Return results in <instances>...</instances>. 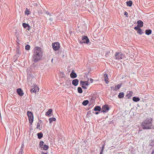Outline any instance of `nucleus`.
<instances>
[{
	"instance_id": "1",
	"label": "nucleus",
	"mask_w": 154,
	"mask_h": 154,
	"mask_svg": "<svg viewBox=\"0 0 154 154\" xmlns=\"http://www.w3.org/2000/svg\"><path fill=\"white\" fill-rule=\"evenodd\" d=\"M42 49L39 47H36L34 49L33 60L34 62H37L39 60L42 56Z\"/></svg>"
},
{
	"instance_id": "2",
	"label": "nucleus",
	"mask_w": 154,
	"mask_h": 154,
	"mask_svg": "<svg viewBox=\"0 0 154 154\" xmlns=\"http://www.w3.org/2000/svg\"><path fill=\"white\" fill-rule=\"evenodd\" d=\"M141 125L143 129H151L153 126L152 119L147 118L143 122Z\"/></svg>"
},
{
	"instance_id": "3",
	"label": "nucleus",
	"mask_w": 154,
	"mask_h": 154,
	"mask_svg": "<svg viewBox=\"0 0 154 154\" xmlns=\"http://www.w3.org/2000/svg\"><path fill=\"white\" fill-rule=\"evenodd\" d=\"M125 56L124 55L119 51L116 53L115 54V59L117 60L122 59Z\"/></svg>"
},
{
	"instance_id": "4",
	"label": "nucleus",
	"mask_w": 154,
	"mask_h": 154,
	"mask_svg": "<svg viewBox=\"0 0 154 154\" xmlns=\"http://www.w3.org/2000/svg\"><path fill=\"white\" fill-rule=\"evenodd\" d=\"M27 115L29 118V123L30 124H32L33 121V116L32 113L28 111L27 112Z\"/></svg>"
},
{
	"instance_id": "5",
	"label": "nucleus",
	"mask_w": 154,
	"mask_h": 154,
	"mask_svg": "<svg viewBox=\"0 0 154 154\" xmlns=\"http://www.w3.org/2000/svg\"><path fill=\"white\" fill-rule=\"evenodd\" d=\"M53 49L55 51H57L60 48V44L58 42H54L52 43Z\"/></svg>"
},
{
	"instance_id": "6",
	"label": "nucleus",
	"mask_w": 154,
	"mask_h": 154,
	"mask_svg": "<svg viewBox=\"0 0 154 154\" xmlns=\"http://www.w3.org/2000/svg\"><path fill=\"white\" fill-rule=\"evenodd\" d=\"M81 43L87 44L89 42V39L87 36L84 35L82 37V40L80 42Z\"/></svg>"
},
{
	"instance_id": "7",
	"label": "nucleus",
	"mask_w": 154,
	"mask_h": 154,
	"mask_svg": "<svg viewBox=\"0 0 154 154\" xmlns=\"http://www.w3.org/2000/svg\"><path fill=\"white\" fill-rule=\"evenodd\" d=\"M109 108L108 105H105L103 106L101 109V112H107L109 110Z\"/></svg>"
},
{
	"instance_id": "8",
	"label": "nucleus",
	"mask_w": 154,
	"mask_h": 154,
	"mask_svg": "<svg viewBox=\"0 0 154 154\" xmlns=\"http://www.w3.org/2000/svg\"><path fill=\"white\" fill-rule=\"evenodd\" d=\"M17 92L18 94L20 96H22L24 94L23 91L20 88H19L17 89Z\"/></svg>"
},
{
	"instance_id": "9",
	"label": "nucleus",
	"mask_w": 154,
	"mask_h": 154,
	"mask_svg": "<svg viewBox=\"0 0 154 154\" xmlns=\"http://www.w3.org/2000/svg\"><path fill=\"white\" fill-rule=\"evenodd\" d=\"M70 76L71 78L72 79L75 78L77 77V75L76 73L74 72V70H73L70 74Z\"/></svg>"
},
{
	"instance_id": "10",
	"label": "nucleus",
	"mask_w": 154,
	"mask_h": 154,
	"mask_svg": "<svg viewBox=\"0 0 154 154\" xmlns=\"http://www.w3.org/2000/svg\"><path fill=\"white\" fill-rule=\"evenodd\" d=\"M79 82V80L77 79H74L72 81V84L75 86H76L78 84Z\"/></svg>"
},
{
	"instance_id": "11",
	"label": "nucleus",
	"mask_w": 154,
	"mask_h": 154,
	"mask_svg": "<svg viewBox=\"0 0 154 154\" xmlns=\"http://www.w3.org/2000/svg\"><path fill=\"white\" fill-rule=\"evenodd\" d=\"M52 112V110L51 109H49L46 113L45 115L48 117H50L51 116V114Z\"/></svg>"
},
{
	"instance_id": "12",
	"label": "nucleus",
	"mask_w": 154,
	"mask_h": 154,
	"mask_svg": "<svg viewBox=\"0 0 154 154\" xmlns=\"http://www.w3.org/2000/svg\"><path fill=\"white\" fill-rule=\"evenodd\" d=\"M133 94V92L132 91H130L127 92V94L126 96L128 99H129L131 97Z\"/></svg>"
},
{
	"instance_id": "13",
	"label": "nucleus",
	"mask_w": 154,
	"mask_h": 154,
	"mask_svg": "<svg viewBox=\"0 0 154 154\" xmlns=\"http://www.w3.org/2000/svg\"><path fill=\"white\" fill-rule=\"evenodd\" d=\"M137 23L138 24L137 26H138L139 27H142L143 26V23L140 20L138 21H137Z\"/></svg>"
},
{
	"instance_id": "14",
	"label": "nucleus",
	"mask_w": 154,
	"mask_h": 154,
	"mask_svg": "<svg viewBox=\"0 0 154 154\" xmlns=\"http://www.w3.org/2000/svg\"><path fill=\"white\" fill-rule=\"evenodd\" d=\"M104 81L106 84H108L109 82L108 81V78L107 76V75L106 74H104Z\"/></svg>"
},
{
	"instance_id": "15",
	"label": "nucleus",
	"mask_w": 154,
	"mask_h": 154,
	"mask_svg": "<svg viewBox=\"0 0 154 154\" xmlns=\"http://www.w3.org/2000/svg\"><path fill=\"white\" fill-rule=\"evenodd\" d=\"M101 108L100 106H96L94 108V110L95 111H100L101 110Z\"/></svg>"
},
{
	"instance_id": "16",
	"label": "nucleus",
	"mask_w": 154,
	"mask_h": 154,
	"mask_svg": "<svg viewBox=\"0 0 154 154\" xmlns=\"http://www.w3.org/2000/svg\"><path fill=\"white\" fill-rule=\"evenodd\" d=\"M122 84V83H120V84H119L117 85L116 86L114 90L117 91L118 89H119L120 88V87H121Z\"/></svg>"
},
{
	"instance_id": "17",
	"label": "nucleus",
	"mask_w": 154,
	"mask_h": 154,
	"mask_svg": "<svg viewBox=\"0 0 154 154\" xmlns=\"http://www.w3.org/2000/svg\"><path fill=\"white\" fill-rule=\"evenodd\" d=\"M21 52L20 50L19 49V48H17V51H16V55L19 56V55L21 54Z\"/></svg>"
},
{
	"instance_id": "18",
	"label": "nucleus",
	"mask_w": 154,
	"mask_h": 154,
	"mask_svg": "<svg viewBox=\"0 0 154 154\" xmlns=\"http://www.w3.org/2000/svg\"><path fill=\"white\" fill-rule=\"evenodd\" d=\"M52 16V17H50L49 19V20L51 21H52L54 20H57V19L55 18V17H56L55 15H52V16Z\"/></svg>"
},
{
	"instance_id": "19",
	"label": "nucleus",
	"mask_w": 154,
	"mask_h": 154,
	"mask_svg": "<svg viewBox=\"0 0 154 154\" xmlns=\"http://www.w3.org/2000/svg\"><path fill=\"white\" fill-rule=\"evenodd\" d=\"M124 94L123 92H120L119 93L118 95V97L119 98H122L124 97Z\"/></svg>"
},
{
	"instance_id": "20",
	"label": "nucleus",
	"mask_w": 154,
	"mask_h": 154,
	"mask_svg": "<svg viewBox=\"0 0 154 154\" xmlns=\"http://www.w3.org/2000/svg\"><path fill=\"white\" fill-rule=\"evenodd\" d=\"M37 135L38 136V138L39 139H41L43 136V134L41 132L38 133L37 134Z\"/></svg>"
},
{
	"instance_id": "21",
	"label": "nucleus",
	"mask_w": 154,
	"mask_h": 154,
	"mask_svg": "<svg viewBox=\"0 0 154 154\" xmlns=\"http://www.w3.org/2000/svg\"><path fill=\"white\" fill-rule=\"evenodd\" d=\"M23 27L24 28H26L27 27H28L29 28H30V27L29 25L28 24L23 23L22 24Z\"/></svg>"
},
{
	"instance_id": "22",
	"label": "nucleus",
	"mask_w": 154,
	"mask_h": 154,
	"mask_svg": "<svg viewBox=\"0 0 154 154\" xmlns=\"http://www.w3.org/2000/svg\"><path fill=\"white\" fill-rule=\"evenodd\" d=\"M42 148H43V150H47L48 149L49 146L47 145L44 144V146H42Z\"/></svg>"
},
{
	"instance_id": "23",
	"label": "nucleus",
	"mask_w": 154,
	"mask_h": 154,
	"mask_svg": "<svg viewBox=\"0 0 154 154\" xmlns=\"http://www.w3.org/2000/svg\"><path fill=\"white\" fill-rule=\"evenodd\" d=\"M152 31L150 29H147L145 31V33L147 35H149L151 33Z\"/></svg>"
},
{
	"instance_id": "24",
	"label": "nucleus",
	"mask_w": 154,
	"mask_h": 154,
	"mask_svg": "<svg viewBox=\"0 0 154 154\" xmlns=\"http://www.w3.org/2000/svg\"><path fill=\"white\" fill-rule=\"evenodd\" d=\"M140 100V99L139 97H134L133 98V100L136 102L139 101Z\"/></svg>"
},
{
	"instance_id": "25",
	"label": "nucleus",
	"mask_w": 154,
	"mask_h": 154,
	"mask_svg": "<svg viewBox=\"0 0 154 154\" xmlns=\"http://www.w3.org/2000/svg\"><path fill=\"white\" fill-rule=\"evenodd\" d=\"M89 103V101L88 100H84L82 103V104L84 106H85L88 104Z\"/></svg>"
},
{
	"instance_id": "26",
	"label": "nucleus",
	"mask_w": 154,
	"mask_h": 154,
	"mask_svg": "<svg viewBox=\"0 0 154 154\" xmlns=\"http://www.w3.org/2000/svg\"><path fill=\"white\" fill-rule=\"evenodd\" d=\"M127 5V6L131 7L132 5V2L131 1H129L127 2H126Z\"/></svg>"
},
{
	"instance_id": "27",
	"label": "nucleus",
	"mask_w": 154,
	"mask_h": 154,
	"mask_svg": "<svg viewBox=\"0 0 154 154\" xmlns=\"http://www.w3.org/2000/svg\"><path fill=\"white\" fill-rule=\"evenodd\" d=\"M49 120L50 123H51L53 121H55L56 120V119L55 118L52 117V118H50L49 119Z\"/></svg>"
},
{
	"instance_id": "28",
	"label": "nucleus",
	"mask_w": 154,
	"mask_h": 154,
	"mask_svg": "<svg viewBox=\"0 0 154 154\" xmlns=\"http://www.w3.org/2000/svg\"><path fill=\"white\" fill-rule=\"evenodd\" d=\"M44 143L42 141H40L39 144L40 147L42 148V146H44Z\"/></svg>"
},
{
	"instance_id": "29",
	"label": "nucleus",
	"mask_w": 154,
	"mask_h": 154,
	"mask_svg": "<svg viewBox=\"0 0 154 154\" xmlns=\"http://www.w3.org/2000/svg\"><path fill=\"white\" fill-rule=\"evenodd\" d=\"M78 91L79 93H82V90L81 87H79L78 88Z\"/></svg>"
},
{
	"instance_id": "30",
	"label": "nucleus",
	"mask_w": 154,
	"mask_h": 154,
	"mask_svg": "<svg viewBox=\"0 0 154 154\" xmlns=\"http://www.w3.org/2000/svg\"><path fill=\"white\" fill-rule=\"evenodd\" d=\"M30 48V46L27 45L25 46V49L27 50H29Z\"/></svg>"
},
{
	"instance_id": "31",
	"label": "nucleus",
	"mask_w": 154,
	"mask_h": 154,
	"mask_svg": "<svg viewBox=\"0 0 154 154\" xmlns=\"http://www.w3.org/2000/svg\"><path fill=\"white\" fill-rule=\"evenodd\" d=\"M25 12V14H27V15L30 14V11H29V10L27 9V8L26 9V11Z\"/></svg>"
},
{
	"instance_id": "32",
	"label": "nucleus",
	"mask_w": 154,
	"mask_h": 154,
	"mask_svg": "<svg viewBox=\"0 0 154 154\" xmlns=\"http://www.w3.org/2000/svg\"><path fill=\"white\" fill-rule=\"evenodd\" d=\"M23 149H20L18 154H23Z\"/></svg>"
},
{
	"instance_id": "33",
	"label": "nucleus",
	"mask_w": 154,
	"mask_h": 154,
	"mask_svg": "<svg viewBox=\"0 0 154 154\" xmlns=\"http://www.w3.org/2000/svg\"><path fill=\"white\" fill-rule=\"evenodd\" d=\"M137 33L140 34H141L143 33V32L141 30V29L140 28L137 31Z\"/></svg>"
},
{
	"instance_id": "34",
	"label": "nucleus",
	"mask_w": 154,
	"mask_h": 154,
	"mask_svg": "<svg viewBox=\"0 0 154 154\" xmlns=\"http://www.w3.org/2000/svg\"><path fill=\"white\" fill-rule=\"evenodd\" d=\"M31 92H36V89L34 88H32L31 90Z\"/></svg>"
},
{
	"instance_id": "35",
	"label": "nucleus",
	"mask_w": 154,
	"mask_h": 154,
	"mask_svg": "<svg viewBox=\"0 0 154 154\" xmlns=\"http://www.w3.org/2000/svg\"><path fill=\"white\" fill-rule=\"evenodd\" d=\"M139 29H140V28L139 26H136L134 28V29L137 31H138Z\"/></svg>"
},
{
	"instance_id": "36",
	"label": "nucleus",
	"mask_w": 154,
	"mask_h": 154,
	"mask_svg": "<svg viewBox=\"0 0 154 154\" xmlns=\"http://www.w3.org/2000/svg\"><path fill=\"white\" fill-rule=\"evenodd\" d=\"M46 14L47 15H49L50 16H52V14H50V13H49L48 11H46Z\"/></svg>"
},
{
	"instance_id": "37",
	"label": "nucleus",
	"mask_w": 154,
	"mask_h": 154,
	"mask_svg": "<svg viewBox=\"0 0 154 154\" xmlns=\"http://www.w3.org/2000/svg\"><path fill=\"white\" fill-rule=\"evenodd\" d=\"M124 15H125V16L126 17H128V14L127 12L125 11L124 13Z\"/></svg>"
},
{
	"instance_id": "38",
	"label": "nucleus",
	"mask_w": 154,
	"mask_h": 154,
	"mask_svg": "<svg viewBox=\"0 0 154 154\" xmlns=\"http://www.w3.org/2000/svg\"><path fill=\"white\" fill-rule=\"evenodd\" d=\"M82 88L84 89H86L87 88L86 86L85 85V84H83L82 85Z\"/></svg>"
},
{
	"instance_id": "39",
	"label": "nucleus",
	"mask_w": 154,
	"mask_h": 154,
	"mask_svg": "<svg viewBox=\"0 0 154 154\" xmlns=\"http://www.w3.org/2000/svg\"><path fill=\"white\" fill-rule=\"evenodd\" d=\"M35 88L36 89V91H39V88L37 86H35Z\"/></svg>"
},
{
	"instance_id": "40",
	"label": "nucleus",
	"mask_w": 154,
	"mask_h": 154,
	"mask_svg": "<svg viewBox=\"0 0 154 154\" xmlns=\"http://www.w3.org/2000/svg\"><path fill=\"white\" fill-rule=\"evenodd\" d=\"M104 148V145H103L101 147V151H102V152H103V150Z\"/></svg>"
},
{
	"instance_id": "41",
	"label": "nucleus",
	"mask_w": 154,
	"mask_h": 154,
	"mask_svg": "<svg viewBox=\"0 0 154 154\" xmlns=\"http://www.w3.org/2000/svg\"><path fill=\"white\" fill-rule=\"evenodd\" d=\"M84 84H85V85H88V82H84Z\"/></svg>"
},
{
	"instance_id": "42",
	"label": "nucleus",
	"mask_w": 154,
	"mask_h": 154,
	"mask_svg": "<svg viewBox=\"0 0 154 154\" xmlns=\"http://www.w3.org/2000/svg\"><path fill=\"white\" fill-rule=\"evenodd\" d=\"M111 88V90L112 91V90H114L115 88H114V87L113 86H112L110 87Z\"/></svg>"
},
{
	"instance_id": "43",
	"label": "nucleus",
	"mask_w": 154,
	"mask_h": 154,
	"mask_svg": "<svg viewBox=\"0 0 154 154\" xmlns=\"http://www.w3.org/2000/svg\"><path fill=\"white\" fill-rule=\"evenodd\" d=\"M40 124L39 122H38L37 123V128H38V127L40 126Z\"/></svg>"
},
{
	"instance_id": "44",
	"label": "nucleus",
	"mask_w": 154,
	"mask_h": 154,
	"mask_svg": "<svg viewBox=\"0 0 154 154\" xmlns=\"http://www.w3.org/2000/svg\"><path fill=\"white\" fill-rule=\"evenodd\" d=\"M24 147V144H22V145L21 146L20 149H23Z\"/></svg>"
},
{
	"instance_id": "45",
	"label": "nucleus",
	"mask_w": 154,
	"mask_h": 154,
	"mask_svg": "<svg viewBox=\"0 0 154 154\" xmlns=\"http://www.w3.org/2000/svg\"><path fill=\"white\" fill-rule=\"evenodd\" d=\"M84 82H83L82 81H80V84H82V85L83 84H84Z\"/></svg>"
},
{
	"instance_id": "46",
	"label": "nucleus",
	"mask_w": 154,
	"mask_h": 154,
	"mask_svg": "<svg viewBox=\"0 0 154 154\" xmlns=\"http://www.w3.org/2000/svg\"><path fill=\"white\" fill-rule=\"evenodd\" d=\"M90 81H91V82L92 83L93 81V80L92 79H90Z\"/></svg>"
},
{
	"instance_id": "47",
	"label": "nucleus",
	"mask_w": 154,
	"mask_h": 154,
	"mask_svg": "<svg viewBox=\"0 0 154 154\" xmlns=\"http://www.w3.org/2000/svg\"><path fill=\"white\" fill-rule=\"evenodd\" d=\"M48 153H45L43 152H42V154H47Z\"/></svg>"
},
{
	"instance_id": "48",
	"label": "nucleus",
	"mask_w": 154,
	"mask_h": 154,
	"mask_svg": "<svg viewBox=\"0 0 154 154\" xmlns=\"http://www.w3.org/2000/svg\"><path fill=\"white\" fill-rule=\"evenodd\" d=\"M99 113V112H96L95 113V114L96 115L98 114Z\"/></svg>"
},
{
	"instance_id": "49",
	"label": "nucleus",
	"mask_w": 154,
	"mask_h": 154,
	"mask_svg": "<svg viewBox=\"0 0 154 154\" xmlns=\"http://www.w3.org/2000/svg\"><path fill=\"white\" fill-rule=\"evenodd\" d=\"M151 154H154V150L153 151H152Z\"/></svg>"
},
{
	"instance_id": "50",
	"label": "nucleus",
	"mask_w": 154,
	"mask_h": 154,
	"mask_svg": "<svg viewBox=\"0 0 154 154\" xmlns=\"http://www.w3.org/2000/svg\"><path fill=\"white\" fill-rule=\"evenodd\" d=\"M103 152H102V151H101L100 152V154H102Z\"/></svg>"
},
{
	"instance_id": "51",
	"label": "nucleus",
	"mask_w": 154,
	"mask_h": 154,
	"mask_svg": "<svg viewBox=\"0 0 154 154\" xmlns=\"http://www.w3.org/2000/svg\"><path fill=\"white\" fill-rule=\"evenodd\" d=\"M53 59H51V61L52 62H53Z\"/></svg>"
},
{
	"instance_id": "52",
	"label": "nucleus",
	"mask_w": 154,
	"mask_h": 154,
	"mask_svg": "<svg viewBox=\"0 0 154 154\" xmlns=\"http://www.w3.org/2000/svg\"><path fill=\"white\" fill-rule=\"evenodd\" d=\"M30 28H28V30H30Z\"/></svg>"
},
{
	"instance_id": "53",
	"label": "nucleus",
	"mask_w": 154,
	"mask_h": 154,
	"mask_svg": "<svg viewBox=\"0 0 154 154\" xmlns=\"http://www.w3.org/2000/svg\"><path fill=\"white\" fill-rule=\"evenodd\" d=\"M61 14H60V15H59V16H60V15H61Z\"/></svg>"
}]
</instances>
